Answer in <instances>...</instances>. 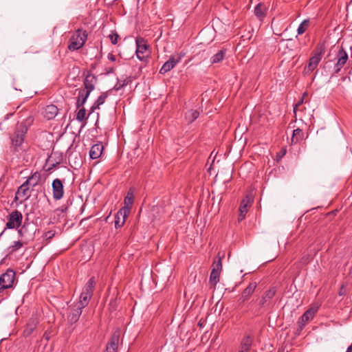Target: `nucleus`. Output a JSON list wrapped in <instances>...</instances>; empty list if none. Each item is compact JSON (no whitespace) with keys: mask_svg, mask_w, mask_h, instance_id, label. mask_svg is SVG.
Masks as SVG:
<instances>
[{"mask_svg":"<svg viewBox=\"0 0 352 352\" xmlns=\"http://www.w3.org/2000/svg\"><path fill=\"white\" fill-rule=\"evenodd\" d=\"M33 122V117L28 116L25 120L18 122L13 132L10 134V148L13 155H20L25 151L23 146L25 139L29 127L32 125Z\"/></svg>","mask_w":352,"mask_h":352,"instance_id":"nucleus-1","label":"nucleus"},{"mask_svg":"<svg viewBox=\"0 0 352 352\" xmlns=\"http://www.w3.org/2000/svg\"><path fill=\"white\" fill-rule=\"evenodd\" d=\"M275 294L276 289L274 287L270 288L263 294L260 298L256 301L252 300L248 303L247 306L248 311L255 316L263 314V309L270 305V301Z\"/></svg>","mask_w":352,"mask_h":352,"instance_id":"nucleus-2","label":"nucleus"},{"mask_svg":"<svg viewBox=\"0 0 352 352\" xmlns=\"http://www.w3.org/2000/svg\"><path fill=\"white\" fill-rule=\"evenodd\" d=\"M87 32L82 29L76 30L69 38L67 48L69 51H76L82 48L87 39Z\"/></svg>","mask_w":352,"mask_h":352,"instance_id":"nucleus-3","label":"nucleus"},{"mask_svg":"<svg viewBox=\"0 0 352 352\" xmlns=\"http://www.w3.org/2000/svg\"><path fill=\"white\" fill-rule=\"evenodd\" d=\"M325 52L323 44H318L316 46L314 55L309 58L308 65L305 67L304 72L307 74L313 72L318 65Z\"/></svg>","mask_w":352,"mask_h":352,"instance_id":"nucleus-4","label":"nucleus"},{"mask_svg":"<svg viewBox=\"0 0 352 352\" xmlns=\"http://www.w3.org/2000/svg\"><path fill=\"white\" fill-rule=\"evenodd\" d=\"M15 278V272L12 269H8L5 273L2 274L0 276V293L12 287Z\"/></svg>","mask_w":352,"mask_h":352,"instance_id":"nucleus-5","label":"nucleus"},{"mask_svg":"<svg viewBox=\"0 0 352 352\" xmlns=\"http://www.w3.org/2000/svg\"><path fill=\"white\" fill-rule=\"evenodd\" d=\"M318 307H311V308L308 309L302 315V316L298 319V331H301L303 328L305 327V325L311 320L314 316L316 315V312L318 311Z\"/></svg>","mask_w":352,"mask_h":352,"instance_id":"nucleus-6","label":"nucleus"},{"mask_svg":"<svg viewBox=\"0 0 352 352\" xmlns=\"http://www.w3.org/2000/svg\"><path fill=\"white\" fill-rule=\"evenodd\" d=\"M136 43V51L135 54L138 59L140 60H144L145 58L148 56L147 52L148 50V45L146 44L144 38L142 37H137L135 39Z\"/></svg>","mask_w":352,"mask_h":352,"instance_id":"nucleus-7","label":"nucleus"},{"mask_svg":"<svg viewBox=\"0 0 352 352\" xmlns=\"http://www.w3.org/2000/svg\"><path fill=\"white\" fill-rule=\"evenodd\" d=\"M22 219L23 215L21 212L15 210L9 214L8 222L6 223V228L14 229L19 228L21 224Z\"/></svg>","mask_w":352,"mask_h":352,"instance_id":"nucleus-8","label":"nucleus"},{"mask_svg":"<svg viewBox=\"0 0 352 352\" xmlns=\"http://www.w3.org/2000/svg\"><path fill=\"white\" fill-rule=\"evenodd\" d=\"M256 287L257 283L256 282H252L243 290L238 300V303L239 305L248 301L252 295L254 294Z\"/></svg>","mask_w":352,"mask_h":352,"instance_id":"nucleus-9","label":"nucleus"},{"mask_svg":"<svg viewBox=\"0 0 352 352\" xmlns=\"http://www.w3.org/2000/svg\"><path fill=\"white\" fill-rule=\"evenodd\" d=\"M337 63L334 66L335 73H338L348 60V54L345 50L341 47L336 54Z\"/></svg>","mask_w":352,"mask_h":352,"instance_id":"nucleus-10","label":"nucleus"},{"mask_svg":"<svg viewBox=\"0 0 352 352\" xmlns=\"http://www.w3.org/2000/svg\"><path fill=\"white\" fill-rule=\"evenodd\" d=\"M53 198L55 200H59L64 195V187L62 181L60 179H55L52 184Z\"/></svg>","mask_w":352,"mask_h":352,"instance_id":"nucleus-11","label":"nucleus"},{"mask_svg":"<svg viewBox=\"0 0 352 352\" xmlns=\"http://www.w3.org/2000/svg\"><path fill=\"white\" fill-rule=\"evenodd\" d=\"M31 196V190L30 186H28L24 182L18 188L14 200L16 201L21 199V202L23 201H26Z\"/></svg>","mask_w":352,"mask_h":352,"instance_id":"nucleus-12","label":"nucleus"},{"mask_svg":"<svg viewBox=\"0 0 352 352\" xmlns=\"http://www.w3.org/2000/svg\"><path fill=\"white\" fill-rule=\"evenodd\" d=\"M254 338L250 335H245L241 340L238 352H252Z\"/></svg>","mask_w":352,"mask_h":352,"instance_id":"nucleus-13","label":"nucleus"},{"mask_svg":"<svg viewBox=\"0 0 352 352\" xmlns=\"http://www.w3.org/2000/svg\"><path fill=\"white\" fill-rule=\"evenodd\" d=\"M34 226L30 223H25L21 228L18 230L19 234L22 238H25L27 240L33 239L34 236Z\"/></svg>","mask_w":352,"mask_h":352,"instance_id":"nucleus-14","label":"nucleus"},{"mask_svg":"<svg viewBox=\"0 0 352 352\" xmlns=\"http://www.w3.org/2000/svg\"><path fill=\"white\" fill-rule=\"evenodd\" d=\"M182 56H179L177 58L175 56H170V58L164 63L162 68L160 70V74H166L173 69L175 65L181 60Z\"/></svg>","mask_w":352,"mask_h":352,"instance_id":"nucleus-15","label":"nucleus"},{"mask_svg":"<svg viewBox=\"0 0 352 352\" xmlns=\"http://www.w3.org/2000/svg\"><path fill=\"white\" fill-rule=\"evenodd\" d=\"M119 339L120 333L118 331H115L111 336L107 344L106 352H117Z\"/></svg>","mask_w":352,"mask_h":352,"instance_id":"nucleus-16","label":"nucleus"},{"mask_svg":"<svg viewBox=\"0 0 352 352\" xmlns=\"http://www.w3.org/2000/svg\"><path fill=\"white\" fill-rule=\"evenodd\" d=\"M251 201L252 198L248 196L241 200L239 209V221H241L245 219L248 212V207L251 205Z\"/></svg>","mask_w":352,"mask_h":352,"instance_id":"nucleus-17","label":"nucleus"},{"mask_svg":"<svg viewBox=\"0 0 352 352\" xmlns=\"http://www.w3.org/2000/svg\"><path fill=\"white\" fill-rule=\"evenodd\" d=\"M130 213L127 212V209H120L115 215L116 228H121L125 223L127 217Z\"/></svg>","mask_w":352,"mask_h":352,"instance_id":"nucleus-18","label":"nucleus"},{"mask_svg":"<svg viewBox=\"0 0 352 352\" xmlns=\"http://www.w3.org/2000/svg\"><path fill=\"white\" fill-rule=\"evenodd\" d=\"M97 82V78L95 75L89 74L85 77L83 85L85 91L89 94L95 89V85Z\"/></svg>","mask_w":352,"mask_h":352,"instance_id":"nucleus-19","label":"nucleus"},{"mask_svg":"<svg viewBox=\"0 0 352 352\" xmlns=\"http://www.w3.org/2000/svg\"><path fill=\"white\" fill-rule=\"evenodd\" d=\"M82 309L83 308H81L78 304L74 306L72 309V312L67 316V320L69 324H73L78 320L82 314Z\"/></svg>","mask_w":352,"mask_h":352,"instance_id":"nucleus-20","label":"nucleus"},{"mask_svg":"<svg viewBox=\"0 0 352 352\" xmlns=\"http://www.w3.org/2000/svg\"><path fill=\"white\" fill-rule=\"evenodd\" d=\"M134 202V189L130 188L124 199V206L121 209H127V212L130 213L131 209Z\"/></svg>","mask_w":352,"mask_h":352,"instance_id":"nucleus-21","label":"nucleus"},{"mask_svg":"<svg viewBox=\"0 0 352 352\" xmlns=\"http://www.w3.org/2000/svg\"><path fill=\"white\" fill-rule=\"evenodd\" d=\"M103 148L104 147L102 142H98L94 144L89 151L90 157L93 160L99 158L102 153Z\"/></svg>","mask_w":352,"mask_h":352,"instance_id":"nucleus-22","label":"nucleus"},{"mask_svg":"<svg viewBox=\"0 0 352 352\" xmlns=\"http://www.w3.org/2000/svg\"><path fill=\"white\" fill-rule=\"evenodd\" d=\"M58 109L54 104H50L46 106L44 110V116L47 120H52L58 114Z\"/></svg>","mask_w":352,"mask_h":352,"instance_id":"nucleus-23","label":"nucleus"},{"mask_svg":"<svg viewBox=\"0 0 352 352\" xmlns=\"http://www.w3.org/2000/svg\"><path fill=\"white\" fill-rule=\"evenodd\" d=\"M111 91V89L101 94L91 107V113L94 112L95 109H100V106L104 103L105 100L109 96V93Z\"/></svg>","mask_w":352,"mask_h":352,"instance_id":"nucleus-24","label":"nucleus"},{"mask_svg":"<svg viewBox=\"0 0 352 352\" xmlns=\"http://www.w3.org/2000/svg\"><path fill=\"white\" fill-rule=\"evenodd\" d=\"M68 160L71 166L74 168L80 166L82 164V160L80 154L78 153H72L69 155Z\"/></svg>","mask_w":352,"mask_h":352,"instance_id":"nucleus-25","label":"nucleus"},{"mask_svg":"<svg viewBox=\"0 0 352 352\" xmlns=\"http://www.w3.org/2000/svg\"><path fill=\"white\" fill-rule=\"evenodd\" d=\"M41 179V175L38 172L34 173L31 176H30L25 182H24L25 184H26L28 186L32 187V190L33 188L38 185L39 181Z\"/></svg>","mask_w":352,"mask_h":352,"instance_id":"nucleus-26","label":"nucleus"},{"mask_svg":"<svg viewBox=\"0 0 352 352\" xmlns=\"http://www.w3.org/2000/svg\"><path fill=\"white\" fill-rule=\"evenodd\" d=\"M95 285H96V280H95V278L94 276H92L86 283L82 292L90 295L92 297Z\"/></svg>","mask_w":352,"mask_h":352,"instance_id":"nucleus-27","label":"nucleus"},{"mask_svg":"<svg viewBox=\"0 0 352 352\" xmlns=\"http://www.w3.org/2000/svg\"><path fill=\"white\" fill-rule=\"evenodd\" d=\"M267 13V8L261 3H258L254 8V14L260 20H262Z\"/></svg>","mask_w":352,"mask_h":352,"instance_id":"nucleus-28","label":"nucleus"},{"mask_svg":"<svg viewBox=\"0 0 352 352\" xmlns=\"http://www.w3.org/2000/svg\"><path fill=\"white\" fill-rule=\"evenodd\" d=\"M226 52L227 50L226 48L220 50L210 58L211 63L216 64L221 62L224 59Z\"/></svg>","mask_w":352,"mask_h":352,"instance_id":"nucleus-29","label":"nucleus"},{"mask_svg":"<svg viewBox=\"0 0 352 352\" xmlns=\"http://www.w3.org/2000/svg\"><path fill=\"white\" fill-rule=\"evenodd\" d=\"M89 92L85 91V90L80 91L78 94V98L76 102V107L80 108L81 107H83L85 103L86 102L89 96Z\"/></svg>","mask_w":352,"mask_h":352,"instance_id":"nucleus-30","label":"nucleus"},{"mask_svg":"<svg viewBox=\"0 0 352 352\" xmlns=\"http://www.w3.org/2000/svg\"><path fill=\"white\" fill-rule=\"evenodd\" d=\"M304 139V133L302 129H296L293 131L291 142L292 144H296L297 142Z\"/></svg>","mask_w":352,"mask_h":352,"instance_id":"nucleus-31","label":"nucleus"},{"mask_svg":"<svg viewBox=\"0 0 352 352\" xmlns=\"http://www.w3.org/2000/svg\"><path fill=\"white\" fill-rule=\"evenodd\" d=\"M199 111L190 109L186 113L185 119L189 124H191L199 117Z\"/></svg>","mask_w":352,"mask_h":352,"instance_id":"nucleus-32","label":"nucleus"},{"mask_svg":"<svg viewBox=\"0 0 352 352\" xmlns=\"http://www.w3.org/2000/svg\"><path fill=\"white\" fill-rule=\"evenodd\" d=\"M91 298V296L90 295L82 292L77 304L80 305L81 308H85L88 305Z\"/></svg>","mask_w":352,"mask_h":352,"instance_id":"nucleus-33","label":"nucleus"},{"mask_svg":"<svg viewBox=\"0 0 352 352\" xmlns=\"http://www.w3.org/2000/svg\"><path fill=\"white\" fill-rule=\"evenodd\" d=\"M224 255H222V256H220L218 255L217 258H214L212 265V270H214L219 272H221L222 271V258H223Z\"/></svg>","mask_w":352,"mask_h":352,"instance_id":"nucleus-34","label":"nucleus"},{"mask_svg":"<svg viewBox=\"0 0 352 352\" xmlns=\"http://www.w3.org/2000/svg\"><path fill=\"white\" fill-rule=\"evenodd\" d=\"M310 21L309 19H305L299 25L297 29L298 34L300 35L304 34L309 27Z\"/></svg>","mask_w":352,"mask_h":352,"instance_id":"nucleus-35","label":"nucleus"},{"mask_svg":"<svg viewBox=\"0 0 352 352\" xmlns=\"http://www.w3.org/2000/svg\"><path fill=\"white\" fill-rule=\"evenodd\" d=\"M220 274L221 272L214 270H211L209 280L210 283L214 286H216L217 283L219 281Z\"/></svg>","mask_w":352,"mask_h":352,"instance_id":"nucleus-36","label":"nucleus"},{"mask_svg":"<svg viewBox=\"0 0 352 352\" xmlns=\"http://www.w3.org/2000/svg\"><path fill=\"white\" fill-rule=\"evenodd\" d=\"M35 328H36V324L34 322L28 323L24 331H23L24 336H30L34 331Z\"/></svg>","mask_w":352,"mask_h":352,"instance_id":"nucleus-37","label":"nucleus"},{"mask_svg":"<svg viewBox=\"0 0 352 352\" xmlns=\"http://www.w3.org/2000/svg\"><path fill=\"white\" fill-rule=\"evenodd\" d=\"M87 119L86 117V109L84 107L80 109L76 114V120L80 122Z\"/></svg>","mask_w":352,"mask_h":352,"instance_id":"nucleus-38","label":"nucleus"},{"mask_svg":"<svg viewBox=\"0 0 352 352\" xmlns=\"http://www.w3.org/2000/svg\"><path fill=\"white\" fill-rule=\"evenodd\" d=\"M23 246V243L20 241H14L13 245H10L8 248L9 253L12 254L19 250Z\"/></svg>","mask_w":352,"mask_h":352,"instance_id":"nucleus-39","label":"nucleus"},{"mask_svg":"<svg viewBox=\"0 0 352 352\" xmlns=\"http://www.w3.org/2000/svg\"><path fill=\"white\" fill-rule=\"evenodd\" d=\"M119 38V35L117 32H112L109 35V38L112 43V44L116 45L118 43V38Z\"/></svg>","mask_w":352,"mask_h":352,"instance_id":"nucleus-40","label":"nucleus"},{"mask_svg":"<svg viewBox=\"0 0 352 352\" xmlns=\"http://www.w3.org/2000/svg\"><path fill=\"white\" fill-rule=\"evenodd\" d=\"M286 151L287 150L285 148H282L281 150L276 154L277 160H279L281 159L286 154Z\"/></svg>","mask_w":352,"mask_h":352,"instance_id":"nucleus-41","label":"nucleus"},{"mask_svg":"<svg viewBox=\"0 0 352 352\" xmlns=\"http://www.w3.org/2000/svg\"><path fill=\"white\" fill-rule=\"evenodd\" d=\"M125 81H126V80H124L123 81V82H122V83H119V82H118V83H117V84L113 87V89L114 90H116V91H118V90L120 89L121 88H122L123 87H124V86L126 85V82H125Z\"/></svg>","mask_w":352,"mask_h":352,"instance_id":"nucleus-42","label":"nucleus"},{"mask_svg":"<svg viewBox=\"0 0 352 352\" xmlns=\"http://www.w3.org/2000/svg\"><path fill=\"white\" fill-rule=\"evenodd\" d=\"M108 58L111 61H115L116 60V56L113 54H108Z\"/></svg>","mask_w":352,"mask_h":352,"instance_id":"nucleus-43","label":"nucleus"},{"mask_svg":"<svg viewBox=\"0 0 352 352\" xmlns=\"http://www.w3.org/2000/svg\"><path fill=\"white\" fill-rule=\"evenodd\" d=\"M66 210H67V208H61L56 209V211H60L61 212H63L66 211Z\"/></svg>","mask_w":352,"mask_h":352,"instance_id":"nucleus-44","label":"nucleus"},{"mask_svg":"<svg viewBox=\"0 0 352 352\" xmlns=\"http://www.w3.org/2000/svg\"><path fill=\"white\" fill-rule=\"evenodd\" d=\"M346 352H352V344L347 348Z\"/></svg>","mask_w":352,"mask_h":352,"instance_id":"nucleus-45","label":"nucleus"},{"mask_svg":"<svg viewBox=\"0 0 352 352\" xmlns=\"http://www.w3.org/2000/svg\"><path fill=\"white\" fill-rule=\"evenodd\" d=\"M301 102H299L297 104H296L295 107H294V111H296V109L298 107V106H299Z\"/></svg>","mask_w":352,"mask_h":352,"instance_id":"nucleus-46","label":"nucleus"},{"mask_svg":"<svg viewBox=\"0 0 352 352\" xmlns=\"http://www.w3.org/2000/svg\"><path fill=\"white\" fill-rule=\"evenodd\" d=\"M349 274L351 276H352V267L350 268Z\"/></svg>","mask_w":352,"mask_h":352,"instance_id":"nucleus-47","label":"nucleus"}]
</instances>
